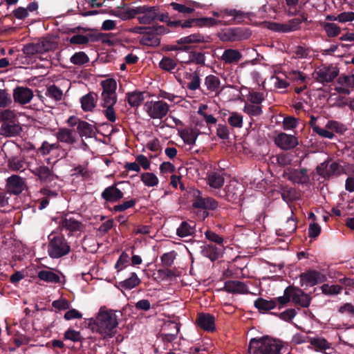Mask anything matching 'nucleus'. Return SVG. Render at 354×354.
<instances>
[{
  "mask_svg": "<svg viewBox=\"0 0 354 354\" xmlns=\"http://www.w3.org/2000/svg\"><path fill=\"white\" fill-rule=\"evenodd\" d=\"M168 326L174 329L173 333H164L161 335L162 339L164 342L171 343L176 339L177 335L180 330V326L174 322L168 324Z\"/></svg>",
  "mask_w": 354,
  "mask_h": 354,
  "instance_id": "nucleus-46",
  "label": "nucleus"
},
{
  "mask_svg": "<svg viewBox=\"0 0 354 354\" xmlns=\"http://www.w3.org/2000/svg\"><path fill=\"white\" fill-rule=\"evenodd\" d=\"M117 102V94L101 93V106L105 108L102 111L105 118L111 122H115L116 120L114 105Z\"/></svg>",
  "mask_w": 354,
  "mask_h": 354,
  "instance_id": "nucleus-10",
  "label": "nucleus"
},
{
  "mask_svg": "<svg viewBox=\"0 0 354 354\" xmlns=\"http://www.w3.org/2000/svg\"><path fill=\"white\" fill-rule=\"evenodd\" d=\"M254 305L260 312H266L276 307V300L259 297L254 301Z\"/></svg>",
  "mask_w": 354,
  "mask_h": 354,
  "instance_id": "nucleus-38",
  "label": "nucleus"
},
{
  "mask_svg": "<svg viewBox=\"0 0 354 354\" xmlns=\"http://www.w3.org/2000/svg\"><path fill=\"white\" fill-rule=\"evenodd\" d=\"M156 19L162 22H166L167 26L171 28L180 27L182 28H188L196 27H211L220 24V21L212 17H200L191 18L185 21L174 20L169 19L168 13H159L157 12Z\"/></svg>",
  "mask_w": 354,
  "mask_h": 354,
  "instance_id": "nucleus-2",
  "label": "nucleus"
},
{
  "mask_svg": "<svg viewBox=\"0 0 354 354\" xmlns=\"http://www.w3.org/2000/svg\"><path fill=\"white\" fill-rule=\"evenodd\" d=\"M221 252V250L220 248L212 244L201 246L202 255L209 258L212 261L217 260L220 257Z\"/></svg>",
  "mask_w": 354,
  "mask_h": 354,
  "instance_id": "nucleus-28",
  "label": "nucleus"
},
{
  "mask_svg": "<svg viewBox=\"0 0 354 354\" xmlns=\"http://www.w3.org/2000/svg\"><path fill=\"white\" fill-rule=\"evenodd\" d=\"M274 142L277 147L283 151L294 149L298 145V138L291 134L280 132L274 138Z\"/></svg>",
  "mask_w": 354,
  "mask_h": 354,
  "instance_id": "nucleus-11",
  "label": "nucleus"
},
{
  "mask_svg": "<svg viewBox=\"0 0 354 354\" xmlns=\"http://www.w3.org/2000/svg\"><path fill=\"white\" fill-rule=\"evenodd\" d=\"M143 109L151 118L162 119L167 115L169 106L162 100H151L146 102Z\"/></svg>",
  "mask_w": 354,
  "mask_h": 354,
  "instance_id": "nucleus-7",
  "label": "nucleus"
},
{
  "mask_svg": "<svg viewBox=\"0 0 354 354\" xmlns=\"http://www.w3.org/2000/svg\"><path fill=\"white\" fill-rule=\"evenodd\" d=\"M290 300L297 306L308 308L310 304L311 298L298 287L289 286Z\"/></svg>",
  "mask_w": 354,
  "mask_h": 354,
  "instance_id": "nucleus-14",
  "label": "nucleus"
},
{
  "mask_svg": "<svg viewBox=\"0 0 354 354\" xmlns=\"http://www.w3.org/2000/svg\"><path fill=\"white\" fill-rule=\"evenodd\" d=\"M227 122L234 128H241L243 127V116L237 112L230 113Z\"/></svg>",
  "mask_w": 354,
  "mask_h": 354,
  "instance_id": "nucleus-49",
  "label": "nucleus"
},
{
  "mask_svg": "<svg viewBox=\"0 0 354 354\" xmlns=\"http://www.w3.org/2000/svg\"><path fill=\"white\" fill-rule=\"evenodd\" d=\"M220 84L219 78L214 75H207L205 79V85L211 92L216 91L219 88Z\"/></svg>",
  "mask_w": 354,
  "mask_h": 354,
  "instance_id": "nucleus-45",
  "label": "nucleus"
},
{
  "mask_svg": "<svg viewBox=\"0 0 354 354\" xmlns=\"http://www.w3.org/2000/svg\"><path fill=\"white\" fill-rule=\"evenodd\" d=\"M66 122L69 127H77V132L81 138H93L95 136L96 128L95 126L84 120H82L77 116H70Z\"/></svg>",
  "mask_w": 354,
  "mask_h": 354,
  "instance_id": "nucleus-8",
  "label": "nucleus"
},
{
  "mask_svg": "<svg viewBox=\"0 0 354 354\" xmlns=\"http://www.w3.org/2000/svg\"><path fill=\"white\" fill-rule=\"evenodd\" d=\"M194 227V222L183 221L176 230V234L180 237L191 236L195 232Z\"/></svg>",
  "mask_w": 354,
  "mask_h": 354,
  "instance_id": "nucleus-39",
  "label": "nucleus"
},
{
  "mask_svg": "<svg viewBox=\"0 0 354 354\" xmlns=\"http://www.w3.org/2000/svg\"><path fill=\"white\" fill-rule=\"evenodd\" d=\"M158 10V7L150 6L148 11H146L142 16L138 17L139 23L144 25L151 24L153 21L156 20Z\"/></svg>",
  "mask_w": 354,
  "mask_h": 354,
  "instance_id": "nucleus-34",
  "label": "nucleus"
},
{
  "mask_svg": "<svg viewBox=\"0 0 354 354\" xmlns=\"http://www.w3.org/2000/svg\"><path fill=\"white\" fill-rule=\"evenodd\" d=\"M59 226L69 231L68 235H71L73 232L80 230L82 223L73 218H67L66 216L61 220Z\"/></svg>",
  "mask_w": 354,
  "mask_h": 354,
  "instance_id": "nucleus-29",
  "label": "nucleus"
},
{
  "mask_svg": "<svg viewBox=\"0 0 354 354\" xmlns=\"http://www.w3.org/2000/svg\"><path fill=\"white\" fill-rule=\"evenodd\" d=\"M37 277L40 280L48 283H58L60 282L59 276L50 270H42L39 271Z\"/></svg>",
  "mask_w": 354,
  "mask_h": 354,
  "instance_id": "nucleus-40",
  "label": "nucleus"
},
{
  "mask_svg": "<svg viewBox=\"0 0 354 354\" xmlns=\"http://www.w3.org/2000/svg\"><path fill=\"white\" fill-rule=\"evenodd\" d=\"M22 129L17 120L2 123L0 128V134L5 137H15L19 136Z\"/></svg>",
  "mask_w": 354,
  "mask_h": 354,
  "instance_id": "nucleus-20",
  "label": "nucleus"
},
{
  "mask_svg": "<svg viewBox=\"0 0 354 354\" xmlns=\"http://www.w3.org/2000/svg\"><path fill=\"white\" fill-rule=\"evenodd\" d=\"M208 185L214 189L221 188L224 183V177L222 174L218 171H211L207 176Z\"/></svg>",
  "mask_w": 354,
  "mask_h": 354,
  "instance_id": "nucleus-31",
  "label": "nucleus"
},
{
  "mask_svg": "<svg viewBox=\"0 0 354 354\" xmlns=\"http://www.w3.org/2000/svg\"><path fill=\"white\" fill-rule=\"evenodd\" d=\"M310 342L317 351H325L330 347L329 343L322 337L311 338Z\"/></svg>",
  "mask_w": 354,
  "mask_h": 354,
  "instance_id": "nucleus-51",
  "label": "nucleus"
},
{
  "mask_svg": "<svg viewBox=\"0 0 354 354\" xmlns=\"http://www.w3.org/2000/svg\"><path fill=\"white\" fill-rule=\"evenodd\" d=\"M225 199L232 203H239L243 200V187L237 182H230L224 190Z\"/></svg>",
  "mask_w": 354,
  "mask_h": 354,
  "instance_id": "nucleus-12",
  "label": "nucleus"
},
{
  "mask_svg": "<svg viewBox=\"0 0 354 354\" xmlns=\"http://www.w3.org/2000/svg\"><path fill=\"white\" fill-rule=\"evenodd\" d=\"M223 10V19L226 17H232L229 24H241L247 18L250 17L248 12L238 10L234 8H224Z\"/></svg>",
  "mask_w": 354,
  "mask_h": 354,
  "instance_id": "nucleus-22",
  "label": "nucleus"
},
{
  "mask_svg": "<svg viewBox=\"0 0 354 354\" xmlns=\"http://www.w3.org/2000/svg\"><path fill=\"white\" fill-rule=\"evenodd\" d=\"M32 173L37 176L41 182L48 183L54 179V174L51 169L45 165H39L32 170Z\"/></svg>",
  "mask_w": 354,
  "mask_h": 354,
  "instance_id": "nucleus-24",
  "label": "nucleus"
},
{
  "mask_svg": "<svg viewBox=\"0 0 354 354\" xmlns=\"http://www.w3.org/2000/svg\"><path fill=\"white\" fill-rule=\"evenodd\" d=\"M205 236L207 239H208L211 242H214L218 245L219 246H222L223 243V238L216 234V232L212 230H207L205 232Z\"/></svg>",
  "mask_w": 354,
  "mask_h": 354,
  "instance_id": "nucleus-63",
  "label": "nucleus"
},
{
  "mask_svg": "<svg viewBox=\"0 0 354 354\" xmlns=\"http://www.w3.org/2000/svg\"><path fill=\"white\" fill-rule=\"evenodd\" d=\"M282 345L279 342L263 337L252 338L248 346L250 354H281Z\"/></svg>",
  "mask_w": 354,
  "mask_h": 354,
  "instance_id": "nucleus-3",
  "label": "nucleus"
},
{
  "mask_svg": "<svg viewBox=\"0 0 354 354\" xmlns=\"http://www.w3.org/2000/svg\"><path fill=\"white\" fill-rule=\"evenodd\" d=\"M129 261V256L127 253L124 252L120 255L115 265V268L118 270V272H120L128 266Z\"/></svg>",
  "mask_w": 354,
  "mask_h": 354,
  "instance_id": "nucleus-62",
  "label": "nucleus"
},
{
  "mask_svg": "<svg viewBox=\"0 0 354 354\" xmlns=\"http://www.w3.org/2000/svg\"><path fill=\"white\" fill-rule=\"evenodd\" d=\"M316 171L317 174L325 180L340 176L344 171L343 167L337 162L329 164V161H324L319 165Z\"/></svg>",
  "mask_w": 354,
  "mask_h": 354,
  "instance_id": "nucleus-9",
  "label": "nucleus"
},
{
  "mask_svg": "<svg viewBox=\"0 0 354 354\" xmlns=\"http://www.w3.org/2000/svg\"><path fill=\"white\" fill-rule=\"evenodd\" d=\"M251 36L248 28L233 27L223 28L217 33V37L223 42H234L248 39Z\"/></svg>",
  "mask_w": 354,
  "mask_h": 354,
  "instance_id": "nucleus-5",
  "label": "nucleus"
},
{
  "mask_svg": "<svg viewBox=\"0 0 354 354\" xmlns=\"http://www.w3.org/2000/svg\"><path fill=\"white\" fill-rule=\"evenodd\" d=\"M323 28L329 37H337L341 32L340 27L333 23H324Z\"/></svg>",
  "mask_w": 354,
  "mask_h": 354,
  "instance_id": "nucleus-50",
  "label": "nucleus"
},
{
  "mask_svg": "<svg viewBox=\"0 0 354 354\" xmlns=\"http://www.w3.org/2000/svg\"><path fill=\"white\" fill-rule=\"evenodd\" d=\"M301 286H313L326 281V277L317 270H308L299 275Z\"/></svg>",
  "mask_w": 354,
  "mask_h": 354,
  "instance_id": "nucleus-13",
  "label": "nucleus"
},
{
  "mask_svg": "<svg viewBox=\"0 0 354 354\" xmlns=\"http://www.w3.org/2000/svg\"><path fill=\"white\" fill-rule=\"evenodd\" d=\"M95 94L88 93L80 99L82 108L84 111H91L95 106Z\"/></svg>",
  "mask_w": 354,
  "mask_h": 354,
  "instance_id": "nucleus-41",
  "label": "nucleus"
},
{
  "mask_svg": "<svg viewBox=\"0 0 354 354\" xmlns=\"http://www.w3.org/2000/svg\"><path fill=\"white\" fill-rule=\"evenodd\" d=\"M211 41L212 38L209 35H205L200 32H196L180 38L176 41V44L179 45L188 46V44L209 43Z\"/></svg>",
  "mask_w": 354,
  "mask_h": 354,
  "instance_id": "nucleus-19",
  "label": "nucleus"
},
{
  "mask_svg": "<svg viewBox=\"0 0 354 354\" xmlns=\"http://www.w3.org/2000/svg\"><path fill=\"white\" fill-rule=\"evenodd\" d=\"M308 20V18H307V16L305 13L302 12L300 14V17L299 18H294V19H292L290 20H289L288 21L289 26H290V30H292V31H295V30H298L301 28V24L302 22H306Z\"/></svg>",
  "mask_w": 354,
  "mask_h": 354,
  "instance_id": "nucleus-58",
  "label": "nucleus"
},
{
  "mask_svg": "<svg viewBox=\"0 0 354 354\" xmlns=\"http://www.w3.org/2000/svg\"><path fill=\"white\" fill-rule=\"evenodd\" d=\"M198 131L196 129H185L181 132L180 137L185 144L193 145L195 144L196 140L199 135Z\"/></svg>",
  "mask_w": 354,
  "mask_h": 354,
  "instance_id": "nucleus-37",
  "label": "nucleus"
},
{
  "mask_svg": "<svg viewBox=\"0 0 354 354\" xmlns=\"http://www.w3.org/2000/svg\"><path fill=\"white\" fill-rule=\"evenodd\" d=\"M326 129L330 130V131L335 132L339 134H344L347 128L345 124L336 121V120H329L326 124Z\"/></svg>",
  "mask_w": 354,
  "mask_h": 354,
  "instance_id": "nucleus-44",
  "label": "nucleus"
},
{
  "mask_svg": "<svg viewBox=\"0 0 354 354\" xmlns=\"http://www.w3.org/2000/svg\"><path fill=\"white\" fill-rule=\"evenodd\" d=\"M113 15L123 21L129 20L135 17L133 8H127L125 10H115Z\"/></svg>",
  "mask_w": 354,
  "mask_h": 354,
  "instance_id": "nucleus-57",
  "label": "nucleus"
},
{
  "mask_svg": "<svg viewBox=\"0 0 354 354\" xmlns=\"http://www.w3.org/2000/svg\"><path fill=\"white\" fill-rule=\"evenodd\" d=\"M140 43L142 46L156 47L160 44V39L150 30L145 32Z\"/></svg>",
  "mask_w": 354,
  "mask_h": 354,
  "instance_id": "nucleus-35",
  "label": "nucleus"
},
{
  "mask_svg": "<svg viewBox=\"0 0 354 354\" xmlns=\"http://www.w3.org/2000/svg\"><path fill=\"white\" fill-rule=\"evenodd\" d=\"M176 62L171 57L164 56L159 62V67L168 72H171L176 67Z\"/></svg>",
  "mask_w": 354,
  "mask_h": 354,
  "instance_id": "nucleus-54",
  "label": "nucleus"
},
{
  "mask_svg": "<svg viewBox=\"0 0 354 354\" xmlns=\"http://www.w3.org/2000/svg\"><path fill=\"white\" fill-rule=\"evenodd\" d=\"M342 288V286L339 285H329L326 283L322 286V292L326 295H338L341 292Z\"/></svg>",
  "mask_w": 354,
  "mask_h": 354,
  "instance_id": "nucleus-59",
  "label": "nucleus"
},
{
  "mask_svg": "<svg viewBox=\"0 0 354 354\" xmlns=\"http://www.w3.org/2000/svg\"><path fill=\"white\" fill-rule=\"evenodd\" d=\"M307 172L308 169L306 168L295 169L290 171L288 179L294 183L306 184L309 181Z\"/></svg>",
  "mask_w": 354,
  "mask_h": 354,
  "instance_id": "nucleus-27",
  "label": "nucleus"
},
{
  "mask_svg": "<svg viewBox=\"0 0 354 354\" xmlns=\"http://www.w3.org/2000/svg\"><path fill=\"white\" fill-rule=\"evenodd\" d=\"M26 187L24 180L17 175H12L7 179V191L12 194H21Z\"/></svg>",
  "mask_w": 354,
  "mask_h": 354,
  "instance_id": "nucleus-18",
  "label": "nucleus"
},
{
  "mask_svg": "<svg viewBox=\"0 0 354 354\" xmlns=\"http://www.w3.org/2000/svg\"><path fill=\"white\" fill-rule=\"evenodd\" d=\"M70 61L71 63H73L75 65H84L88 62L89 58L88 55L83 51L77 52L74 53Z\"/></svg>",
  "mask_w": 354,
  "mask_h": 354,
  "instance_id": "nucleus-47",
  "label": "nucleus"
},
{
  "mask_svg": "<svg viewBox=\"0 0 354 354\" xmlns=\"http://www.w3.org/2000/svg\"><path fill=\"white\" fill-rule=\"evenodd\" d=\"M242 54L237 49H225L221 57V60L225 64H237L242 58Z\"/></svg>",
  "mask_w": 354,
  "mask_h": 354,
  "instance_id": "nucleus-25",
  "label": "nucleus"
},
{
  "mask_svg": "<svg viewBox=\"0 0 354 354\" xmlns=\"http://www.w3.org/2000/svg\"><path fill=\"white\" fill-rule=\"evenodd\" d=\"M64 339L76 342H82L83 338L80 334V332L76 331L72 328H68L64 333Z\"/></svg>",
  "mask_w": 354,
  "mask_h": 354,
  "instance_id": "nucleus-64",
  "label": "nucleus"
},
{
  "mask_svg": "<svg viewBox=\"0 0 354 354\" xmlns=\"http://www.w3.org/2000/svg\"><path fill=\"white\" fill-rule=\"evenodd\" d=\"M74 130L68 128H59L56 133V138L59 142L73 145L76 142V138L73 136Z\"/></svg>",
  "mask_w": 354,
  "mask_h": 354,
  "instance_id": "nucleus-26",
  "label": "nucleus"
},
{
  "mask_svg": "<svg viewBox=\"0 0 354 354\" xmlns=\"http://www.w3.org/2000/svg\"><path fill=\"white\" fill-rule=\"evenodd\" d=\"M48 238L47 252L50 257L59 259L69 254L71 245L63 234L51 233Z\"/></svg>",
  "mask_w": 354,
  "mask_h": 354,
  "instance_id": "nucleus-4",
  "label": "nucleus"
},
{
  "mask_svg": "<svg viewBox=\"0 0 354 354\" xmlns=\"http://www.w3.org/2000/svg\"><path fill=\"white\" fill-rule=\"evenodd\" d=\"M196 322L204 330L212 332L215 330V317L209 313H199Z\"/></svg>",
  "mask_w": 354,
  "mask_h": 354,
  "instance_id": "nucleus-21",
  "label": "nucleus"
},
{
  "mask_svg": "<svg viewBox=\"0 0 354 354\" xmlns=\"http://www.w3.org/2000/svg\"><path fill=\"white\" fill-rule=\"evenodd\" d=\"M121 183H114L106 187L101 193V198L108 203L119 202L124 197V193L118 187V185Z\"/></svg>",
  "mask_w": 354,
  "mask_h": 354,
  "instance_id": "nucleus-15",
  "label": "nucleus"
},
{
  "mask_svg": "<svg viewBox=\"0 0 354 354\" xmlns=\"http://www.w3.org/2000/svg\"><path fill=\"white\" fill-rule=\"evenodd\" d=\"M24 161L17 157H14L8 161V167L13 171H23L24 169Z\"/></svg>",
  "mask_w": 354,
  "mask_h": 354,
  "instance_id": "nucleus-60",
  "label": "nucleus"
},
{
  "mask_svg": "<svg viewBox=\"0 0 354 354\" xmlns=\"http://www.w3.org/2000/svg\"><path fill=\"white\" fill-rule=\"evenodd\" d=\"M140 283V279L136 272H133L129 278L119 282V287L124 290H131L139 286Z\"/></svg>",
  "mask_w": 354,
  "mask_h": 354,
  "instance_id": "nucleus-36",
  "label": "nucleus"
},
{
  "mask_svg": "<svg viewBox=\"0 0 354 354\" xmlns=\"http://www.w3.org/2000/svg\"><path fill=\"white\" fill-rule=\"evenodd\" d=\"M137 203L136 198L123 201L121 204L116 205L111 209L113 212H124L129 208L133 207Z\"/></svg>",
  "mask_w": 354,
  "mask_h": 354,
  "instance_id": "nucleus-56",
  "label": "nucleus"
},
{
  "mask_svg": "<svg viewBox=\"0 0 354 354\" xmlns=\"http://www.w3.org/2000/svg\"><path fill=\"white\" fill-rule=\"evenodd\" d=\"M102 93L116 94L117 82L113 78H109L101 82Z\"/></svg>",
  "mask_w": 354,
  "mask_h": 354,
  "instance_id": "nucleus-43",
  "label": "nucleus"
},
{
  "mask_svg": "<svg viewBox=\"0 0 354 354\" xmlns=\"http://www.w3.org/2000/svg\"><path fill=\"white\" fill-rule=\"evenodd\" d=\"M243 111L250 117H257L263 113L261 106L247 103L244 106Z\"/></svg>",
  "mask_w": 354,
  "mask_h": 354,
  "instance_id": "nucleus-52",
  "label": "nucleus"
},
{
  "mask_svg": "<svg viewBox=\"0 0 354 354\" xmlns=\"http://www.w3.org/2000/svg\"><path fill=\"white\" fill-rule=\"evenodd\" d=\"M189 194L192 198V207L195 209L214 210L218 207V202L214 198L203 195L198 189H193Z\"/></svg>",
  "mask_w": 354,
  "mask_h": 354,
  "instance_id": "nucleus-6",
  "label": "nucleus"
},
{
  "mask_svg": "<svg viewBox=\"0 0 354 354\" xmlns=\"http://www.w3.org/2000/svg\"><path fill=\"white\" fill-rule=\"evenodd\" d=\"M45 95L56 102L60 101L63 97V91L55 84H52L46 88Z\"/></svg>",
  "mask_w": 354,
  "mask_h": 354,
  "instance_id": "nucleus-42",
  "label": "nucleus"
},
{
  "mask_svg": "<svg viewBox=\"0 0 354 354\" xmlns=\"http://www.w3.org/2000/svg\"><path fill=\"white\" fill-rule=\"evenodd\" d=\"M187 78L190 79V82L187 85V88L192 91L197 90L200 88L201 79L197 72L193 73H187Z\"/></svg>",
  "mask_w": 354,
  "mask_h": 354,
  "instance_id": "nucleus-48",
  "label": "nucleus"
},
{
  "mask_svg": "<svg viewBox=\"0 0 354 354\" xmlns=\"http://www.w3.org/2000/svg\"><path fill=\"white\" fill-rule=\"evenodd\" d=\"M147 93L146 92L133 91L127 93V100L129 104L132 107H138L145 100V95Z\"/></svg>",
  "mask_w": 354,
  "mask_h": 354,
  "instance_id": "nucleus-32",
  "label": "nucleus"
},
{
  "mask_svg": "<svg viewBox=\"0 0 354 354\" xmlns=\"http://www.w3.org/2000/svg\"><path fill=\"white\" fill-rule=\"evenodd\" d=\"M205 62V53L202 52L191 51L189 54V61L187 63L204 65Z\"/></svg>",
  "mask_w": 354,
  "mask_h": 354,
  "instance_id": "nucleus-53",
  "label": "nucleus"
},
{
  "mask_svg": "<svg viewBox=\"0 0 354 354\" xmlns=\"http://www.w3.org/2000/svg\"><path fill=\"white\" fill-rule=\"evenodd\" d=\"M17 116L14 111L5 109L0 112V122H8L9 121L17 120Z\"/></svg>",
  "mask_w": 354,
  "mask_h": 354,
  "instance_id": "nucleus-61",
  "label": "nucleus"
},
{
  "mask_svg": "<svg viewBox=\"0 0 354 354\" xmlns=\"http://www.w3.org/2000/svg\"><path fill=\"white\" fill-rule=\"evenodd\" d=\"M32 89L25 86H17L13 90V99L20 104L29 103L33 97Z\"/></svg>",
  "mask_w": 354,
  "mask_h": 354,
  "instance_id": "nucleus-17",
  "label": "nucleus"
},
{
  "mask_svg": "<svg viewBox=\"0 0 354 354\" xmlns=\"http://www.w3.org/2000/svg\"><path fill=\"white\" fill-rule=\"evenodd\" d=\"M98 41V36L95 34H88L86 35L77 34L70 38L71 44H86L89 41L95 42Z\"/></svg>",
  "mask_w": 354,
  "mask_h": 354,
  "instance_id": "nucleus-33",
  "label": "nucleus"
},
{
  "mask_svg": "<svg viewBox=\"0 0 354 354\" xmlns=\"http://www.w3.org/2000/svg\"><path fill=\"white\" fill-rule=\"evenodd\" d=\"M140 178L143 183L148 187H154L158 184V179L153 173H143Z\"/></svg>",
  "mask_w": 354,
  "mask_h": 354,
  "instance_id": "nucleus-55",
  "label": "nucleus"
},
{
  "mask_svg": "<svg viewBox=\"0 0 354 354\" xmlns=\"http://www.w3.org/2000/svg\"><path fill=\"white\" fill-rule=\"evenodd\" d=\"M224 290L233 294H248L250 292L247 285L244 282L234 280L225 281Z\"/></svg>",
  "mask_w": 354,
  "mask_h": 354,
  "instance_id": "nucleus-23",
  "label": "nucleus"
},
{
  "mask_svg": "<svg viewBox=\"0 0 354 354\" xmlns=\"http://www.w3.org/2000/svg\"><path fill=\"white\" fill-rule=\"evenodd\" d=\"M118 325L115 311L101 308L95 320L93 329L95 328L96 331L104 338L111 337L115 334Z\"/></svg>",
  "mask_w": 354,
  "mask_h": 354,
  "instance_id": "nucleus-1",
  "label": "nucleus"
},
{
  "mask_svg": "<svg viewBox=\"0 0 354 354\" xmlns=\"http://www.w3.org/2000/svg\"><path fill=\"white\" fill-rule=\"evenodd\" d=\"M47 50L48 48H46L43 43H30L25 45L23 48L24 53L28 56L43 53Z\"/></svg>",
  "mask_w": 354,
  "mask_h": 354,
  "instance_id": "nucleus-30",
  "label": "nucleus"
},
{
  "mask_svg": "<svg viewBox=\"0 0 354 354\" xmlns=\"http://www.w3.org/2000/svg\"><path fill=\"white\" fill-rule=\"evenodd\" d=\"M339 75V70L336 67L324 66L316 71V80L325 84L333 82Z\"/></svg>",
  "mask_w": 354,
  "mask_h": 354,
  "instance_id": "nucleus-16",
  "label": "nucleus"
}]
</instances>
